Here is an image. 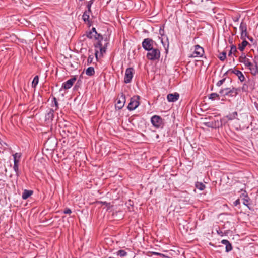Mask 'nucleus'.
Wrapping results in <instances>:
<instances>
[{"mask_svg": "<svg viewBox=\"0 0 258 258\" xmlns=\"http://www.w3.org/2000/svg\"><path fill=\"white\" fill-rule=\"evenodd\" d=\"M154 41L149 38H145L142 42V47L147 51L150 50L153 48Z\"/></svg>", "mask_w": 258, "mask_h": 258, "instance_id": "6", "label": "nucleus"}, {"mask_svg": "<svg viewBox=\"0 0 258 258\" xmlns=\"http://www.w3.org/2000/svg\"><path fill=\"white\" fill-rule=\"evenodd\" d=\"M77 78L76 76H74L73 78L68 80L67 81L65 82L62 84V88L64 89H70L74 83L75 81L76 80Z\"/></svg>", "mask_w": 258, "mask_h": 258, "instance_id": "10", "label": "nucleus"}, {"mask_svg": "<svg viewBox=\"0 0 258 258\" xmlns=\"http://www.w3.org/2000/svg\"><path fill=\"white\" fill-rule=\"evenodd\" d=\"M72 213L71 210L70 209H67L64 211V213L67 214H70Z\"/></svg>", "mask_w": 258, "mask_h": 258, "instance_id": "40", "label": "nucleus"}, {"mask_svg": "<svg viewBox=\"0 0 258 258\" xmlns=\"http://www.w3.org/2000/svg\"><path fill=\"white\" fill-rule=\"evenodd\" d=\"M134 73V70L133 68H128L125 71L124 80L125 83H129L131 82Z\"/></svg>", "mask_w": 258, "mask_h": 258, "instance_id": "7", "label": "nucleus"}, {"mask_svg": "<svg viewBox=\"0 0 258 258\" xmlns=\"http://www.w3.org/2000/svg\"><path fill=\"white\" fill-rule=\"evenodd\" d=\"M220 93L223 94L225 96H235L238 94V89L233 87L232 89L225 88L221 90Z\"/></svg>", "mask_w": 258, "mask_h": 258, "instance_id": "4", "label": "nucleus"}, {"mask_svg": "<svg viewBox=\"0 0 258 258\" xmlns=\"http://www.w3.org/2000/svg\"><path fill=\"white\" fill-rule=\"evenodd\" d=\"M14 158V162L15 161H17V162H19L20 159L21 157V154L20 153H16L15 154L13 155Z\"/></svg>", "mask_w": 258, "mask_h": 258, "instance_id": "24", "label": "nucleus"}, {"mask_svg": "<svg viewBox=\"0 0 258 258\" xmlns=\"http://www.w3.org/2000/svg\"><path fill=\"white\" fill-rule=\"evenodd\" d=\"M90 13V12H89V11H85L84 12L83 15L82 16V18L85 22H86L87 21H89V13Z\"/></svg>", "mask_w": 258, "mask_h": 258, "instance_id": "23", "label": "nucleus"}, {"mask_svg": "<svg viewBox=\"0 0 258 258\" xmlns=\"http://www.w3.org/2000/svg\"><path fill=\"white\" fill-rule=\"evenodd\" d=\"M151 253H152V254L153 255H158V256H161L162 257H166V256L164 254H163L162 253H159V252H153H153H151Z\"/></svg>", "mask_w": 258, "mask_h": 258, "instance_id": "37", "label": "nucleus"}, {"mask_svg": "<svg viewBox=\"0 0 258 258\" xmlns=\"http://www.w3.org/2000/svg\"><path fill=\"white\" fill-rule=\"evenodd\" d=\"M19 163L17 161L14 162L13 169L16 172V175L18 177L20 175V172L19 171Z\"/></svg>", "mask_w": 258, "mask_h": 258, "instance_id": "21", "label": "nucleus"}, {"mask_svg": "<svg viewBox=\"0 0 258 258\" xmlns=\"http://www.w3.org/2000/svg\"><path fill=\"white\" fill-rule=\"evenodd\" d=\"M225 78H224L222 80H219L217 83V86H220L221 85H222L223 84V83L225 82Z\"/></svg>", "mask_w": 258, "mask_h": 258, "instance_id": "38", "label": "nucleus"}, {"mask_svg": "<svg viewBox=\"0 0 258 258\" xmlns=\"http://www.w3.org/2000/svg\"><path fill=\"white\" fill-rule=\"evenodd\" d=\"M209 98L212 100H214L216 99H219V95L216 93H212L209 96Z\"/></svg>", "mask_w": 258, "mask_h": 258, "instance_id": "27", "label": "nucleus"}, {"mask_svg": "<svg viewBox=\"0 0 258 258\" xmlns=\"http://www.w3.org/2000/svg\"><path fill=\"white\" fill-rule=\"evenodd\" d=\"M125 103V96L124 94H121V96L117 98L115 107L118 109H121L123 108Z\"/></svg>", "mask_w": 258, "mask_h": 258, "instance_id": "8", "label": "nucleus"}, {"mask_svg": "<svg viewBox=\"0 0 258 258\" xmlns=\"http://www.w3.org/2000/svg\"><path fill=\"white\" fill-rule=\"evenodd\" d=\"M248 36L247 31H242L241 32V39H245L246 37Z\"/></svg>", "mask_w": 258, "mask_h": 258, "instance_id": "34", "label": "nucleus"}, {"mask_svg": "<svg viewBox=\"0 0 258 258\" xmlns=\"http://www.w3.org/2000/svg\"><path fill=\"white\" fill-rule=\"evenodd\" d=\"M54 110L53 109H49L47 111L45 115V121L47 123H50L53 120L54 117Z\"/></svg>", "mask_w": 258, "mask_h": 258, "instance_id": "11", "label": "nucleus"}, {"mask_svg": "<svg viewBox=\"0 0 258 258\" xmlns=\"http://www.w3.org/2000/svg\"><path fill=\"white\" fill-rule=\"evenodd\" d=\"M117 255H119L121 257H124L127 255V252H125L124 250H119L117 251Z\"/></svg>", "mask_w": 258, "mask_h": 258, "instance_id": "29", "label": "nucleus"}, {"mask_svg": "<svg viewBox=\"0 0 258 258\" xmlns=\"http://www.w3.org/2000/svg\"><path fill=\"white\" fill-rule=\"evenodd\" d=\"M240 200L239 199H237L236 200L234 203V206H237L238 205L240 204Z\"/></svg>", "mask_w": 258, "mask_h": 258, "instance_id": "41", "label": "nucleus"}, {"mask_svg": "<svg viewBox=\"0 0 258 258\" xmlns=\"http://www.w3.org/2000/svg\"><path fill=\"white\" fill-rule=\"evenodd\" d=\"M226 53L225 52H222L219 56V58L221 61H224L226 58Z\"/></svg>", "mask_w": 258, "mask_h": 258, "instance_id": "30", "label": "nucleus"}, {"mask_svg": "<svg viewBox=\"0 0 258 258\" xmlns=\"http://www.w3.org/2000/svg\"><path fill=\"white\" fill-rule=\"evenodd\" d=\"M243 41L241 44H239L238 49L241 51H243L245 47L249 44L248 42L245 39H242Z\"/></svg>", "mask_w": 258, "mask_h": 258, "instance_id": "19", "label": "nucleus"}, {"mask_svg": "<svg viewBox=\"0 0 258 258\" xmlns=\"http://www.w3.org/2000/svg\"><path fill=\"white\" fill-rule=\"evenodd\" d=\"M93 2H94V0H90V1H89L88 2L87 7L88 8L87 11H89V12H91V6H92V4L93 3Z\"/></svg>", "mask_w": 258, "mask_h": 258, "instance_id": "32", "label": "nucleus"}, {"mask_svg": "<svg viewBox=\"0 0 258 258\" xmlns=\"http://www.w3.org/2000/svg\"><path fill=\"white\" fill-rule=\"evenodd\" d=\"M195 47V51L192 57H202L204 53V49L199 45H196Z\"/></svg>", "mask_w": 258, "mask_h": 258, "instance_id": "9", "label": "nucleus"}, {"mask_svg": "<svg viewBox=\"0 0 258 258\" xmlns=\"http://www.w3.org/2000/svg\"><path fill=\"white\" fill-rule=\"evenodd\" d=\"M232 73L235 74L238 77V79L240 80L241 82L244 81L245 77L243 73L240 71L237 70H232Z\"/></svg>", "mask_w": 258, "mask_h": 258, "instance_id": "16", "label": "nucleus"}, {"mask_svg": "<svg viewBox=\"0 0 258 258\" xmlns=\"http://www.w3.org/2000/svg\"><path fill=\"white\" fill-rule=\"evenodd\" d=\"M160 57V52L157 48H152L148 50L147 54V58L150 60H155L159 59Z\"/></svg>", "mask_w": 258, "mask_h": 258, "instance_id": "2", "label": "nucleus"}, {"mask_svg": "<svg viewBox=\"0 0 258 258\" xmlns=\"http://www.w3.org/2000/svg\"><path fill=\"white\" fill-rule=\"evenodd\" d=\"M248 67L252 75H255L258 73V67L256 62L254 63L251 62V65H249Z\"/></svg>", "mask_w": 258, "mask_h": 258, "instance_id": "13", "label": "nucleus"}, {"mask_svg": "<svg viewBox=\"0 0 258 258\" xmlns=\"http://www.w3.org/2000/svg\"><path fill=\"white\" fill-rule=\"evenodd\" d=\"M151 121L153 125L156 128H159L163 124V119L158 115H154L152 117Z\"/></svg>", "mask_w": 258, "mask_h": 258, "instance_id": "5", "label": "nucleus"}, {"mask_svg": "<svg viewBox=\"0 0 258 258\" xmlns=\"http://www.w3.org/2000/svg\"><path fill=\"white\" fill-rule=\"evenodd\" d=\"M247 37L250 41L253 42V38L252 37H249V36H248Z\"/></svg>", "mask_w": 258, "mask_h": 258, "instance_id": "43", "label": "nucleus"}, {"mask_svg": "<svg viewBox=\"0 0 258 258\" xmlns=\"http://www.w3.org/2000/svg\"><path fill=\"white\" fill-rule=\"evenodd\" d=\"M237 115H238L237 112L236 111H235V112L231 113L229 114V115H228L226 116V117L227 118V119L229 120H232L234 119H236Z\"/></svg>", "mask_w": 258, "mask_h": 258, "instance_id": "22", "label": "nucleus"}, {"mask_svg": "<svg viewBox=\"0 0 258 258\" xmlns=\"http://www.w3.org/2000/svg\"><path fill=\"white\" fill-rule=\"evenodd\" d=\"M91 32H93V34L94 35V38L96 40H98L97 43L95 45V56L96 59L98 58V53L99 51H100V55H102L104 53L106 52V46L107 44V43L106 42L104 45L102 44L101 40H102L103 37L100 34H98L96 32V29L95 28H92L91 31Z\"/></svg>", "mask_w": 258, "mask_h": 258, "instance_id": "1", "label": "nucleus"}, {"mask_svg": "<svg viewBox=\"0 0 258 258\" xmlns=\"http://www.w3.org/2000/svg\"><path fill=\"white\" fill-rule=\"evenodd\" d=\"M102 203L104 205H107V203L106 202H102Z\"/></svg>", "mask_w": 258, "mask_h": 258, "instance_id": "44", "label": "nucleus"}, {"mask_svg": "<svg viewBox=\"0 0 258 258\" xmlns=\"http://www.w3.org/2000/svg\"><path fill=\"white\" fill-rule=\"evenodd\" d=\"M221 243L225 245L226 246V252H228L232 250V246L229 241L227 240H222L221 241Z\"/></svg>", "mask_w": 258, "mask_h": 258, "instance_id": "15", "label": "nucleus"}, {"mask_svg": "<svg viewBox=\"0 0 258 258\" xmlns=\"http://www.w3.org/2000/svg\"><path fill=\"white\" fill-rule=\"evenodd\" d=\"M196 187L200 190H203L205 188V185L201 182H197L196 184Z\"/></svg>", "mask_w": 258, "mask_h": 258, "instance_id": "28", "label": "nucleus"}, {"mask_svg": "<svg viewBox=\"0 0 258 258\" xmlns=\"http://www.w3.org/2000/svg\"><path fill=\"white\" fill-rule=\"evenodd\" d=\"M240 197L243 200V204L248 207L249 198L245 191H244V192L241 195Z\"/></svg>", "mask_w": 258, "mask_h": 258, "instance_id": "14", "label": "nucleus"}, {"mask_svg": "<svg viewBox=\"0 0 258 258\" xmlns=\"http://www.w3.org/2000/svg\"><path fill=\"white\" fill-rule=\"evenodd\" d=\"M239 60L241 62L243 63L246 67H248L249 65H251V62L249 59L247 58L245 56H240Z\"/></svg>", "mask_w": 258, "mask_h": 258, "instance_id": "17", "label": "nucleus"}, {"mask_svg": "<svg viewBox=\"0 0 258 258\" xmlns=\"http://www.w3.org/2000/svg\"><path fill=\"white\" fill-rule=\"evenodd\" d=\"M139 96H135L131 98L127 106L128 109L130 110H135L139 105Z\"/></svg>", "mask_w": 258, "mask_h": 258, "instance_id": "3", "label": "nucleus"}, {"mask_svg": "<svg viewBox=\"0 0 258 258\" xmlns=\"http://www.w3.org/2000/svg\"><path fill=\"white\" fill-rule=\"evenodd\" d=\"M39 82V77L38 76H36L32 82V87L33 88H36L37 85L38 84Z\"/></svg>", "mask_w": 258, "mask_h": 258, "instance_id": "25", "label": "nucleus"}, {"mask_svg": "<svg viewBox=\"0 0 258 258\" xmlns=\"http://www.w3.org/2000/svg\"><path fill=\"white\" fill-rule=\"evenodd\" d=\"M95 34H93V32L90 31L89 32H87L86 36L88 38L90 39H92V38H94Z\"/></svg>", "mask_w": 258, "mask_h": 258, "instance_id": "35", "label": "nucleus"}, {"mask_svg": "<svg viewBox=\"0 0 258 258\" xmlns=\"http://www.w3.org/2000/svg\"><path fill=\"white\" fill-rule=\"evenodd\" d=\"M95 74V70L93 67H88L86 71V74L89 76H92Z\"/></svg>", "mask_w": 258, "mask_h": 258, "instance_id": "20", "label": "nucleus"}, {"mask_svg": "<svg viewBox=\"0 0 258 258\" xmlns=\"http://www.w3.org/2000/svg\"><path fill=\"white\" fill-rule=\"evenodd\" d=\"M206 125L208 127H217V125L216 124L215 125L213 124V122L211 123H210V122L206 123Z\"/></svg>", "mask_w": 258, "mask_h": 258, "instance_id": "39", "label": "nucleus"}, {"mask_svg": "<svg viewBox=\"0 0 258 258\" xmlns=\"http://www.w3.org/2000/svg\"><path fill=\"white\" fill-rule=\"evenodd\" d=\"M33 194L32 190H25L22 194V197L23 199L26 200Z\"/></svg>", "mask_w": 258, "mask_h": 258, "instance_id": "18", "label": "nucleus"}, {"mask_svg": "<svg viewBox=\"0 0 258 258\" xmlns=\"http://www.w3.org/2000/svg\"><path fill=\"white\" fill-rule=\"evenodd\" d=\"M93 60V56L92 55H89L87 59V65L90 64Z\"/></svg>", "mask_w": 258, "mask_h": 258, "instance_id": "36", "label": "nucleus"}, {"mask_svg": "<svg viewBox=\"0 0 258 258\" xmlns=\"http://www.w3.org/2000/svg\"><path fill=\"white\" fill-rule=\"evenodd\" d=\"M247 89V85H246L245 84H243L242 88V90L244 91H246Z\"/></svg>", "mask_w": 258, "mask_h": 258, "instance_id": "42", "label": "nucleus"}, {"mask_svg": "<svg viewBox=\"0 0 258 258\" xmlns=\"http://www.w3.org/2000/svg\"><path fill=\"white\" fill-rule=\"evenodd\" d=\"M239 29L241 32L242 31H247V25L246 24V23L243 22V21L241 22Z\"/></svg>", "mask_w": 258, "mask_h": 258, "instance_id": "26", "label": "nucleus"}, {"mask_svg": "<svg viewBox=\"0 0 258 258\" xmlns=\"http://www.w3.org/2000/svg\"><path fill=\"white\" fill-rule=\"evenodd\" d=\"M237 52V48L235 45H232L231 47V49L229 52V55H230L232 53H234Z\"/></svg>", "mask_w": 258, "mask_h": 258, "instance_id": "31", "label": "nucleus"}, {"mask_svg": "<svg viewBox=\"0 0 258 258\" xmlns=\"http://www.w3.org/2000/svg\"><path fill=\"white\" fill-rule=\"evenodd\" d=\"M52 103L55 106V110H57L58 108V103L57 99L55 97L53 98V100L52 101Z\"/></svg>", "mask_w": 258, "mask_h": 258, "instance_id": "33", "label": "nucleus"}, {"mask_svg": "<svg viewBox=\"0 0 258 258\" xmlns=\"http://www.w3.org/2000/svg\"><path fill=\"white\" fill-rule=\"evenodd\" d=\"M179 98V94L178 93L173 94H169L167 96V99L169 102H175Z\"/></svg>", "mask_w": 258, "mask_h": 258, "instance_id": "12", "label": "nucleus"}]
</instances>
